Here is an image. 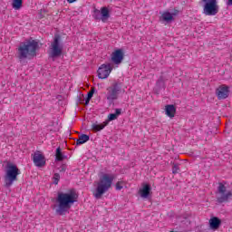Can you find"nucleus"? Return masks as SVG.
<instances>
[{
  "label": "nucleus",
  "instance_id": "obj_16",
  "mask_svg": "<svg viewBox=\"0 0 232 232\" xmlns=\"http://www.w3.org/2000/svg\"><path fill=\"white\" fill-rule=\"evenodd\" d=\"M179 14V10H175L173 14L169 12H164L161 14V19L165 21V23H171L173 21V15H177Z\"/></svg>",
  "mask_w": 232,
  "mask_h": 232
},
{
  "label": "nucleus",
  "instance_id": "obj_4",
  "mask_svg": "<svg viewBox=\"0 0 232 232\" xmlns=\"http://www.w3.org/2000/svg\"><path fill=\"white\" fill-rule=\"evenodd\" d=\"M21 175V170L17 168V165L13 163H7L5 169V175L4 177L5 188H10L14 182L17 181V176Z\"/></svg>",
  "mask_w": 232,
  "mask_h": 232
},
{
  "label": "nucleus",
  "instance_id": "obj_7",
  "mask_svg": "<svg viewBox=\"0 0 232 232\" xmlns=\"http://www.w3.org/2000/svg\"><path fill=\"white\" fill-rule=\"evenodd\" d=\"M63 44L61 43V36L55 35L53 41L51 43L49 57L51 59H57L63 55Z\"/></svg>",
  "mask_w": 232,
  "mask_h": 232
},
{
  "label": "nucleus",
  "instance_id": "obj_9",
  "mask_svg": "<svg viewBox=\"0 0 232 232\" xmlns=\"http://www.w3.org/2000/svg\"><path fill=\"white\" fill-rule=\"evenodd\" d=\"M121 113H122V109H116L115 110V113H111L108 116V120L106 121H104L102 124L99 123H93L92 125V128L94 131H101V130H104V128H106V126H108V122H110V121H115L119 115H121Z\"/></svg>",
  "mask_w": 232,
  "mask_h": 232
},
{
  "label": "nucleus",
  "instance_id": "obj_2",
  "mask_svg": "<svg viewBox=\"0 0 232 232\" xmlns=\"http://www.w3.org/2000/svg\"><path fill=\"white\" fill-rule=\"evenodd\" d=\"M39 48V42L30 38L20 44L18 47V59H28V57H35Z\"/></svg>",
  "mask_w": 232,
  "mask_h": 232
},
{
  "label": "nucleus",
  "instance_id": "obj_17",
  "mask_svg": "<svg viewBox=\"0 0 232 232\" xmlns=\"http://www.w3.org/2000/svg\"><path fill=\"white\" fill-rule=\"evenodd\" d=\"M165 112L168 117L173 119V117H175V113H177V108H175V105L173 104L166 105Z\"/></svg>",
  "mask_w": 232,
  "mask_h": 232
},
{
  "label": "nucleus",
  "instance_id": "obj_28",
  "mask_svg": "<svg viewBox=\"0 0 232 232\" xmlns=\"http://www.w3.org/2000/svg\"><path fill=\"white\" fill-rule=\"evenodd\" d=\"M228 5H232V0H228Z\"/></svg>",
  "mask_w": 232,
  "mask_h": 232
},
{
  "label": "nucleus",
  "instance_id": "obj_22",
  "mask_svg": "<svg viewBox=\"0 0 232 232\" xmlns=\"http://www.w3.org/2000/svg\"><path fill=\"white\" fill-rule=\"evenodd\" d=\"M117 191H121L124 188V181H118L115 185Z\"/></svg>",
  "mask_w": 232,
  "mask_h": 232
},
{
  "label": "nucleus",
  "instance_id": "obj_3",
  "mask_svg": "<svg viewBox=\"0 0 232 232\" xmlns=\"http://www.w3.org/2000/svg\"><path fill=\"white\" fill-rule=\"evenodd\" d=\"M113 180H115V176L103 174L100 180L97 182L96 188L92 192L93 197L97 198V200L102 198V195L107 193L110 188H111Z\"/></svg>",
  "mask_w": 232,
  "mask_h": 232
},
{
  "label": "nucleus",
  "instance_id": "obj_1",
  "mask_svg": "<svg viewBox=\"0 0 232 232\" xmlns=\"http://www.w3.org/2000/svg\"><path fill=\"white\" fill-rule=\"evenodd\" d=\"M79 194L74 188L70 189L68 192H59L56 198L58 207L56 208L57 215H66L72 208V206L77 202Z\"/></svg>",
  "mask_w": 232,
  "mask_h": 232
},
{
  "label": "nucleus",
  "instance_id": "obj_23",
  "mask_svg": "<svg viewBox=\"0 0 232 232\" xmlns=\"http://www.w3.org/2000/svg\"><path fill=\"white\" fill-rule=\"evenodd\" d=\"M53 179V184L57 185L59 184V180H61V175H59V173H55Z\"/></svg>",
  "mask_w": 232,
  "mask_h": 232
},
{
  "label": "nucleus",
  "instance_id": "obj_19",
  "mask_svg": "<svg viewBox=\"0 0 232 232\" xmlns=\"http://www.w3.org/2000/svg\"><path fill=\"white\" fill-rule=\"evenodd\" d=\"M90 140V136L86 134H82L79 136V139L76 140V145L81 146V144H84L85 142H88Z\"/></svg>",
  "mask_w": 232,
  "mask_h": 232
},
{
  "label": "nucleus",
  "instance_id": "obj_13",
  "mask_svg": "<svg viewBox=\"0 0 232 232\" xmlns=\"http://www.w3.org/2000/svg\"><path fill=\"white\" fill-rule=\"evenodd\" d=\"M216 95L219 101L227 99L229 97V86L226 84L220 85L216 89Z\"/></svg>",
  "mask_w": 232,
  "mask_h": 232
},
{
  "label": "nucleus",
  "instance_id": "obj_15",
  "mask_svg": "<svg viewBox=\"0 0 232 232\" xmlns=\"http://www.w3.org/2000/svg\"><path fill=\"white\" fill-rule=\"evenodd\" d=\"M208 224L210 229H212L213 231H217V229H218L220 226H222V220H220V218L217 217H213L209 219Z\"/></svg>",
  "mask_w": 232,
  "mask_h": 232
},
{
  "label": "nucleus",
  "instance_id": "obj_21",
  "mask_svg": "<svg viewBox=\"0 0 232 232\" xmlns=\"http://www.w3.org/2000/svg\"><path fill=\"white\" fill-rule=\"evenodd\" d=\"M55 157H56V160H64V156L63 155V152L61 151V147H58L56 149V154H55Z\"/></svg>",
  "mask_w": 232,
  "mask_h": 232
},
{
  "label": "nucleus",
  "instance_id": "obj_8",
  "mask_svg": "<svg viewBox=\"0 0 232 232\" xmlns=\"http://www.w3.org/2000/svg\"><path fill=\"white\" fill-rule=\"evenodd\" d=\"M227 191V188H226V185L223 183H218V193L219 194V196L217 198V202H218V204H224V202H228L229 198H232V191Z\"/></svg>",
  "mask_w": 232,
  "mask_h": 232
},
{
  "label": "nucleus",
  "instance_id": "obj_18",
  "mask_svg": "<svg viewBox=\"0 0 232 232\" xmlns=\"http://www.w3.org/2000/svg\"><path fill=\"white\" fill-rule=\"evenodd\" d=\"M150 191H151V187L149 184L143 186L141 189H140V195L141 198H148L150 197Z\"/></svg>",
  "mask_w": 232,
  "mask_h": 232
},
{
  "label": "nucleus",
  "instance_id": "obj_27",
  "mask_svg": "<svg viewBox=\"0 0 232 232\" xmlns=\"http://www.w3.org/2000/svg\"><path fill=\"white\" fill-rule=\"evenodd\" d=\"M75 1H77V0H67V2H69V3H75Z\"/></svg>",
  "mask_w": 232,
  "mask_h": 232
},
{
  "label": "nucleus",
  "instance_id": "obj_25",
  "mask_svg": "<svg viewBox=\"0 0 232 232\" xmlns=\"http://www.w3.org/2000/svg\"><path fill=\"white\" fill-rule=\"evenodd\" d=\"M93 93H95V88H92L91 92H88L87 97L92 99V97H93Z\"/></svg>",
  "mask_w": 232,
  "mask_h": 232
},
{
  "label": "nucleus",
  "instance_id": "obj_5",
  "mask_svg": "<svg viewBox=\"0 0 232 232\" xmlns=\"http://www.w3.org/2000/svg\"><path fill=\"white\" fill-rule=\"evenodd\" d=\"M122 92L121 82H113L111 86L107 87L105 97L110 104H113L114 101L119 99V94Z\"/></svg>",
  "mask_w": 232,
  "mask_h": 232
},
{
  "label": "nucleus",
  "instance_id": "obj_10",
  "mask_svg": "<svg viewBox=\"0 0 232 232\" xmlns=\"http://www.w3.org/2000/svg\"><path fill=\"white\" fill-rule=\"evenodd\" d=\"M110 17V9L108 7L103 6L99 9H94L93 11V18L96 21H102V23H106Z\"/></svg>",
  "mask_w": 232,
  "mask_h": 232
},
{
  "label": "nucleus",
  "instance_id": "obj_26",
  "mask_svg": "<svg viewBox=\"0 0 232 232\" xmlns=\"http://www.w3.org/2000/svg\"><path fill=\"white\" fill-rule=\"evenodd\" d=\"M92 100V98L87 97L85 100V106H88V104H90V101Z\"/></svg>",
  "mask_w": 232,
  "mask_h": 232
},
{
  "label": "nucleus",
  "instance_id": "obj_6",
  "mask_svg": "<svg viewBox=\"0 0 232 232\" xmlns=\"http://www.w3.org/2000/svg\"><path fill=\"white\" fill-rule=\"evenodd\" d=\"M203 3V14L204 15L214 16L218 14L219 7L217 0H201Z\"/></svg>",
  "mask_w": 232,
  "mask_h": 232
},
{
  "label": "nucleus",
  "instance_id": "obj_24",
  "mask_svg": "<svg viewBox=\"0 0 232 232\" xmlns=\"http://www.w3.org/2000/svg\"><path fill=\"white\" fill-rule=\"evenodd\" d=\"M179 165L178 164H174L172 167V173L175 175L177 173H179Z\"/></svg>",
  "mask_w": 232,
  "mask_h": 232
},
{
  "label": "nucleus",
  "instance_id": "obj_12",
  "mask_svg": "<svg viewBox=\"0 0 232 232\" xmlns=\"http://www.w3.org/2000/svg\"><path fill=\"white\" fill-rule=\"evenodd\" d=\"M33 162L37 168H43L44 166H46V159L44 158V155H43V153H41L39 150H36L34 153Z\"/></svg>",
  "mask_w": 232,
  "mask_h": 232
},
{
  "label": "nucleus",
  "instance_id": "obj_20",
  "mask_svg": "<svg viewBox=\"0 0 232 232\" xmlns=\"http://www.w3.org/2000/svg\"><path fill=\"white\" fill-rule=\"evenodd\" d=\"M12 6L14 10H21L23 6V0H13Z\"/></svg>",
  "mask_w": 232,
  "mask_h": 232
},
{
  "label": "nucleus",
  "instance_id": "obj_14",
  "mask_svg": "<svg viewBox=\"0 0 232 232\" xmlns=\"http://www.w3.org/2000/svg\"><path fill=\"white\" fill-rule=\"evenodd\" d=\"M123 59H124V53H122V50L121 49H118L111 53V61H112L114 64H121Z\"/></svg>",
  "mask_w": 232,
  "mask_h": 232
},
{
  "label": "nucleus",
  "instance_id": "obj_11",
  "mask_svg": "<svg viewBox=\"0 0 232 232\" xmlns=\"http://www.w3.org/2000/svg\"><path fill=\"white\" fill-rule=\"evenodd\" d=\"M112 70L113 66L111 65V63L102 64L97 71L99 79H108Z\"/></svg>",
  "mask_w": 232,
  "mask_h": 232
}]
</instances>
